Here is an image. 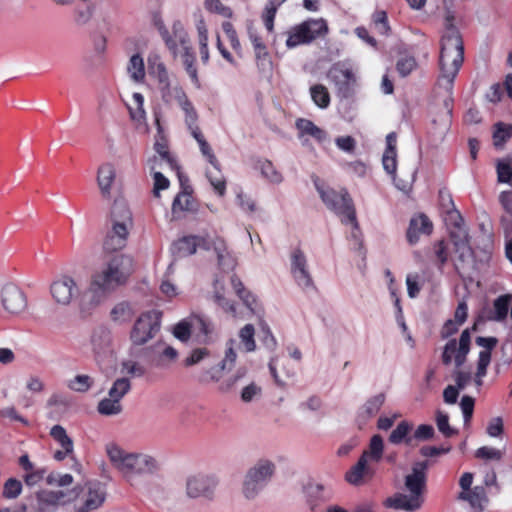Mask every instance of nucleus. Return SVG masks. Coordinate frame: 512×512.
<instances>
[{"instance_id":"obj_63","label":"nucleus","mask_w":512,"mask_h":512,"mask_svg":"<svg viewBox=\"0 0 512 512\" xmlns=\"http://www.w3.org/2000/svg\"><path fill=\"white\" fill-rule=\"evenodd\" d=\"M122 372L132 377H142L146 373V369L136 361L127 360L122 363Z\"/></svg>"},{"instance_id":"obj_1","label":"nucleus","mask_w":512,"mask_h":512,"mask_svg":"<svg viewBox=\"0 0 512 512\" xmlns=\"http://www.w3.org/2000/svg\"><path fill=\"white\" fill-rule=\"evenodd\" d=\"M133 272V259L126 254L110 257L103 266L95 271L87 290L83 293L79 308L89 313L101 305L118 287L124 285Z\"/></svg>"},{"instance_id":"obj_36","label":"nucleus","mask_w":512,"mask_h":512,"mask_svg":"<svg viewBox=\"0 0 512 512\" xmlns=\"http://www.w3.org/2000/svg\"><path fill=\"white\" fill-rule=\"evenodd\" d=\"M412 424L407 421L400 422L397 427L390 433L389 442L392 444H400L405 442L407 445L412 444V436H409L412 430Z\"/></svg>"},{"instance_id":"obj_13","label":"nucleus","mask_w":512,"mask_h":512,"mask_svg":"<svg viewBox=\"0 0 512 512\" xmlns=\"http://www.w3.org/2000/svg\"><path fill=\"white\" fill-rule=\"evenodd\" d=\"M471 336L468 329H465L460 336L459 341L456 339L449 340L444 346L442 353V362L449 365L454 362L456 368H460L466 361V357L470 351Z\"/></svg>"},{"instance_id":"obj_25","label":"nucleus","mask_w":512,"mask_h":512,"mask_svg":"<svg viewBox=\"0 0 512 512\" xmlns=\"http://www.w3.org/2000/svg\"><path fill=\"white\" fill-rule=\"evenodd\" d=\"M174 248L180 257L194 254L198 248L208 250L209 243L206 238L200 236H186L174 244Z\"/></svg>"},{"instance_id":"obj_12","label":"nucleus","mask_w":512,"mask_h":512,"mask_svg":"<svg viewBox=\"0 0 512 512\" xmlns=\"http://www.w3.org/2000/svg\"><path fill=\"white\" fill-rule=\"evenodd\" d=\"M217 485L216 477L211 474H191L185 480V493L190 499H211Z\"/></svg>"},{"instance_id":"obj_32","label":"nucleus","mask_w":512,"mask_h":512,"mask_svg":"<svg viewBox=\"0 0 512 512\" xmlns=\"http://www.w3.org/2000/svg\"><path fill=\"white\" fill-rule=\"evenodd\" d=\"M130 118L138 125L146 124V111L144 109V97L141 93H133L131 102L127 105Z\"/></svg>"},{"instance_id":"obj_26","label":"nucleus","mask_w":512,"mask_h":512,"mask_svg":"<svg viewBox=\"0 0 512 512\" xmlns=\"http://www.w3.org/2000/svg\"><path fill=\"white\" fill-rule=\"evenodd\" d=\"M154 148L158 153V156H154L148 160V164L150 166V170H154L157 168H162L163 165H166L170 169L178 170L177 163L170 156L168 152V147L163 138L157 139Z\"/></svg>"},{"instance_id":"obj_27","label":"nucleus","mask_w":512,"mask_h":512,"mask_svg":"<svg viewBox=\"0 0 512 512\" xmlns=\"http://www.w3.org/2000/svg\"><path fill=\"white\" fill-rule=\"evenodd\" d=\"M432 223L429 218L423 214L411 219L407 231V239L410 244H415L421 234L429 235L432 232Z\"/></svg>"},{"instance_id":"obj_29","label":"nucleus","mask_w":512,"mask_h":512,"mask_svg":"<svg viewBox=\"0 0 512 512\" xmlns=\"http://www.w3.org/2000/svg\"><path fill=\"white\" fill-rule=\"evenodd\" d=\"M386 400V396L384 393H379L377 395L369 398L359 409L358 416L363 421H367L368 419L374 417L384 405Z\"/></svg>"},{"instance_id":"obj_30","label":"nucleus","mask_w":512,"mask_h":512,"mask_svg":"<svg viewBox=\"0 0 512 512\" xmlns=\"http://www.w3.org/2000/svg\"><path fill=\"white\" fill-rule=\"evenodd\" d=\"M189 130L191 131L192 136L197 141L200 151L202 155L207 159V161L210 163L211 166H217L218 160L216 156L214 155L212 148L208 144V142L204 139L199 127L196 125V122L194 124L186 123Z\"/></svg>"},{"instance_id":"obj_33","label":"nucleus","mask_w":512,"mask_h":512,"mask_svg":"<svg viewBox=\"0 0 512 512\" xmlns=\"http://www.w3.org/2000/svg\"><path fill=\"white\" fill-rule=\"evenodd\" d=\"M126 70L133 82L137 84L144 82L146 76L145 65L143 58L139 54H134L131 56L128 61Z\"/></svg>"},{"instance_id":"obj_22","label":"nucleus","mask_w":512,"mask_h":512,"mask_svg":"<svg viewBox=\"0 0 512 512\" xmlns=\"http://www.w3.org/2000/svg\"><path fill=\"white\" fill-rule=\"evenodd\" d=\"M374 475V469L364 458H359L358 462L353 465L345 475L346 481L355 486L364 484Z\"/></svg>"},{"instance_id":"obj_61","label":"nucleus","mask_w":512,"mask_h":512,"mask_svg":"<svg viewBox=\"0 0 512 512\" xmlns=\"http://www.w3.org/2000/svg\"><path fill=\"white\" fill-rule=\"evenodd\" d=\"M192 328H194L193 319L191 320V322L187 320H182L175 325L173 334L177 339L181 341H187L191 335Z\"/></svg>"},{"instance_id":"obj_43","label":"nucleus","mask_w":512,"mask_h":512,"mask_svg":"<svg viewBox=\"0 0 512 512\" xmlns=\"http://www.w3.org/2000/svg\"><path fill=\"white\" fill-rule=\"evenodd\" d=\"M240 299L253 316H255L260 321L263 319L264 308L260 301L258 300V298L253 293L249 291L243 294V296L240 297Z\"/></svg>"},{"instance_id":"obj_18","label":"nucleus","mask_w":512,"mask_h":512,"mask_svg":"<svg viewBox=\"0 0 512 512\" xmlns=\"http://www.w3.org/2000/svg\"><path fill=\"white\" fill-rule=\"evenodd\" d=\"M397 136L394 132L389 133L386 136V149L383 153L382 164L384 170L392 176V179L396 187L400 190H407L410 187V181L397 180L396 178V167H397Z\"/></svg>"},{"instance_id":"obj_16","label":"nucleus","mask_w":512,"mask_h":512,"mask_svg":"<svg viewBox=\"0 0 512 512\" xmlns=\"http://www.w3.org/2000/svg\"><path fill=\"white\" fill-rule=\"evenodd\" d=\"M181 191L174 198L172 203V215L175 219L181 218L185 212H193L197 209L194 198L192 197V187L186 176L177 171Z\"/></svg>"},{"instance_id":"obj_24","label":"nucleus","mask_w":512,"mask_h":512,"mask_svg":"<svg viewBox=\"0 0 512 512\" xmlns=\"http://www.w3.org/2000/svg\"><path fill=\"white\" fill-rule=\"evenodd\" d=\"M329 76L339 86H345L349 88L353 86L357 81L356 72L353 67L347 63H336L330 71Z\"/></svg>"},{"instance_id":"obj_3","label":"nucleus","mask_w":512,"mask_h":512,"mask_svg":"<svg viewBox=\"0 0 512 512\" xmlns=\"http://www.w3.org/2000/svg\"><path fill=\"white\" fill-rule=\"evenodd\" d=\"M105 452L112 467L127 482L153 475L159 470L158 460L149 453L129 451L114 442L105 445Z\"/></svg>"},{"instance_id":"obj_52","label":"nucleus","mask_w":512,"mask_h":512,"mask_svg":"<svg viewBox=\"0 0 512 512\" xmlns=\"http://www.w3.org/2000/svg\"><path fill=\"white\" fill-rule=\"evenodd\" d=\"M92 13H93V6L90 3L85 2V1L79 3L75 9V15H74V20H75L76 24H78V25L87 24L92 17Z\"/></svg>"},{"instance_id":"obj_7","label":"nucleus","mask_w":512,"mask_h":512,"mask_svg":"<svg viewBox=\"0 0 512 512\" xmlns=\"http://www.w3.org/2000/svg\"><path fill=\"white\" fill-rule=\"evenodd\" d=\"M317 190L323 202L340 217L341 222L346 225H351V234L354 238H357L359 230L356 212L353 201L347 191H336L330 188L324 189L319 186H317Z\"/></svg>"},{"instance_id":"obj_21","label":"nucleus","mask_w":512,"mask_h":512,"mask_svg":"<svg viewBox=\"0 0 512 512\" xmlns=\"http://www.w3.org/2000/svg\"><path fill=\"white\" fill-rule=\"evenodd\" d=\"M91 346L96 358H102L112 352V333L104 326L94 329L91 335Z\"/></svg>"},{"instance_id":"obj_60","label":"nucleus","mask_w":512,"mask_h":512,"mask_svg":"<svg viewBox=\"0 0 512 512\" xmlns=\"http://www.w3.org/2000/svg\"><path fill=\"white\" fill-rule=\"evenodd\" d=\"M22 491V484L15 478L8 479L3 487V496L7 499L17 498Z\"/></svg>"},{"instance_id":"obj_38","label":"nucleus","mask_w":512,"mask_h":512,"mask_svg":"<svg viewBox=\"0 0 512 512\" xmlns=\"http://www.w3.org/2000/svg\"><path fill=\"white\" fill-rule=\"evenodd\" d=\"M497 181L512 186V156H506L496 162Z\"/></svg>"},{"instance_id":"obj_4","label":"nucleus","mask_w":512,"mask_h":512,"mask_svg":"<svg viewBox=\"0 0 512 512\" xmlns=\"http://www.w3.org/2000/svg\"><path fill=\"white\" fill-rule=\"evenodd\" d=\"M426 462H417L405 476L404 486L385 501V505L397 510L417 511L424 502L426 490Z\"/></svg>"},{"instance_id":"obj_42","label":"nucleus","mask_w":512,"mask_h":512,"mask_svg":"<svg viewBox=\"0 0 512 512\" xmlns=\"http://www.w3.org/2000/svg\"><path fill=\"white\" fill-rule=\"evenodd\" d=\"M122 404L117 399L111 398L110 396L102 399L97 406V410L101 415L114 416L122 412Z\"/></svg>"},{"instance_id":"obj_56","label":"nucleus","mask_w":512,"mask_h":512,"mask_svg":"<svg viewBox=\"0 0 512 512\" xmlns=\"http://www.w3.org/2000/svg\"><path fill=\"white\" fill-rule=\"evenodd\" d=\"M93 384V379L88 375H77L69 381L68 387L77 392H86Z\"/></svg>"},{"instance_id":"obj_57","label":"nucleus","mask_w":512,"mask_h":512,"mask_svg":"<svg viewBox=\"0 0 512 512\" xmlns=\"http://www.w3.org/2000/svg\"><path fill=\"white\" fill-rule=\"evenodd\" d=\"M205 8L208 11L219 14L224 18H231L233 15L232 9L224 5L220 0H206Z\"/></svg>"},{"instance_id":"obj_2","label":"nucleus","mask_w":512,"mask_h":512,"mask_svg":"<svg viewBox=\"0 0 512 512\" xmlns=\"http://www.w3.org/2000/svg\"><path fill=\"white\" fill-rule=\"evenodd\" d=\"M464 60V47L461 35L455 26V15L447 11L444 18V33L441 50L438 85L451 95L454 80Z\"/></svg>"},{"instance_id":"obj_47","label":"nucleus","mask_w":512,"mask_h":512,"mask_svg":"<svg viewBox=\"0 0 512 512\" xmlns=\"http://www.w3.org/2000/svg\"><path fill=\"white\" fill-rule=\"evenodd\" d=\"M130 389L131 383L128 378H118L113 382L112 387L109 389L108 396L121 402Z\"/></svg>"},{"instance_id":"obj_6","label":"nucleus","mask_w":512,"mask_h":512,"mask_svg":"<svg viewBox=\"0 0 512 512\" xmlns=\"http://www.w3.org/2000/svg\"><path fill=\"white\" fill-rule=\"evenodd\" d=\"M111 230L107 233L103 248L107 252H114L126 246L129 230L132 227V214L127 203L120 198L114 200L111 209Z\"/></svg>"},{"instance_id":"obj_45","label":"nucleus","mask_w":512,"mask_h":512,"mask_svg":"<svg viewBox=\"0 0 512 512\" xmlns=\"http://www.w3.org/2000/svg\"><path fill=\"white\" fill-rule=\"evenodd\" d=\"M51 437L66 451H73L74 445L72 439L67 435L66 430L61 425H54L50 430Z\"/></svg>"},{"instance_id":"obj_39","label":"nucleus","mask_w":512,"mask_h":512,"mask_svg":"<svg viewBox=\"0 0 512 512\" xmlns=\"http://www.w3.org/2000/svg\"><path fill=\"white\" fill-rule=\"evenodd\" d=\"M310 95L316 106L325 109L330 104V94L328 89L322 84H315L310 87Z\"/></svg>"},{"instance_id":"obj_19","label":"nucleus","mask_w":512,"mask_h":512,"mask_svg":"<svg viewBox=\"0 0 512 512\" xmlns=\"http://www.w3.org/2000/svg\"><path fill=\"white\" fill-rule=\"evenodd\" d=\"M117 181L116 165L112 162H103L99 165L96 173V182L101 197L104 200L113 198V188Z\"/></svg>"},{"instance_id":"obj_11","label":"nucleus","mask_w":512,"mask_h":512,"mask_svg":"<svg viewBox=\"0 0 512 512\" xmlns=\"http://www.w3.org/2000/svg\"><path fill=\"white\" fill-rule=\"evenodd\" d=\"M161 328V312L152 310L141 314L136 320L130 339L134 345L142 346L156 337Z\"/></svg>"},{"instance_id":"obj_58","label":"nucleus","mask_w":512,"mask_h":512,"mask_svg":"<svg viewBox=\"0 0 512 512\" xmlns=\"http://www.w3.org/2000/svg\"><path fill=\"white\" fill-rule=\"evenodd\" d=\"M306 494L310 498H314L315 500H327L330 498V493L325 489V487L319 483H309L306 486Z\"/></svg>"},{"instance_id":"obj_50","label":"nucleus","mask_w":512,"mask_h":512,"mask_svg":"<svg viewBox=\"0 0 512 512\" xmlns=\"http://www.w3.org/2000/svg\"><path fill=\"white\" fill-rule=\"evenodd\" d=\"M223 285L217 279L214 283V301L222 307L226 312L235 314V306L223 294Z\"/></svg>"},{"instance_id":"obj_48","label":"nucleus","mask_w":512,"mask_h":512,"mask_svg":"<svg viewBox=\"0 0 512 512\" xmlns=\"http://www.w3.org/2000/svg\"><path fill=\"white\" fill-rule=\"evenodd\" d=\"M110 315L113 321L123 323L131 319L133 310L128 303L121 302L113 307Z\"/></svg>"},{"instance_id":"obj_31","label":"nucleus","mask_w":512,"mask_h":512,"mask_svg":"<svg viewBox=\"0 0 512 512\" xmlns=\"http://www.w3.org/2000/svg\"><path fill=\"white\" fill-rule=\"evenodd\" d=\"M458 498L469 502L471 507L479 510H482L488 501L483 486H475L468 491H461Z\"/></svg>"},{"instance_id":"obj_53","label":"nucleus","mask_w":512,"mask_h":512,"mask_svg":"<svg viewBox=\"0 0 512 512\" xmlns=\"http://www.w3.org/2000/svg\"><path fill=\"white\" fill-rule=\"evenodd\" d=\"M504 455L503 449H497L494 447L483 446L476 450L475 457L483 459L485 461H501Z\"/></svg>"},{"instance_id":"obj_59","label":"nucleus","mask_w":512,"mask_h":512,"mask_svg":"<svg viewBox=\"0 0 512 512\" xmlns=\"http://www.w3.org/2000/svg\"><path fill=\"white\" fill-rule=\"evenodd\" d=\"M181 56H182L183 64L185 66V69H186L188 75L190 76L192 81L197 82L198 81L197 69L194 65L195 57H194V54L192 53V49L190 48L186 51H183L181 53Z\"/></svg>"},{"instance_id":"obj_54","label":"nucleus","mask_w":512,"mask_h":512,"mask_svg":"<svg viewBox=\"0 0 512 512\" xmlns=\"http://www.w3.org/2000/svg\"><path fill=\"white\" fill-rule=\"evenodd\" d=\"M435 421H436L438 430L445 437H451L456 433V431L453 428H451L449 425V416L446 412H444L442 410H437Z\"/></svg>"},{"instance_id":"obj_8","label":"nucleus","mask_w":512,"mask_h":512,"mask_svg":"<svg viewBox=\"0 0 512 512\" xmlns=\"http://www.w3.org/2000/svg\"><path fill=\"white\" fill-rule=\"evenodd\" d=\"M476 344L482 347L483 350L479 352L475 376L472 377L470 372L463 371L460 368H457L453 374L455 384L461 390H464L471 382L475 384L477 390L483 385V379L491 361V350L496 346L497 339L494 337H477Z\"/></svg>"},{"instance_id":"obj_10","label":"nucleus","mask_w":512,"mask_h":512,"mask_svg":"<svg viewBox=\"0 0 512 512\" xmlns=\"http://www.w3.org/2000/svg\"><path fill=\"white\" fill-rule=\"evenodd\" d=\"M328 26L324 19H309L292 27L287 32L286 46L289 49L309 44L318 37L326 35Z\"/></svg>"},{"instance_id":"obj_62","label":"nucleus","mask_w":512,"mask_h":512,"mask_svg":"<svg viewBox=\"0 0 512 512\" xmlns=\"http://www.w3.org/2000/svg\"><path fill=\"white\" fill-rule=\"evenodd\" d=\"M63 491H43L39 494V500L49 505H57L65 503Z\"/></svg>"},{"instance_id":"obj_5","label":"nucleus","mask_w":512,"mask_h":512,"mask_svg":"<svg viewBox=\"0 0 512 512\" xmlns=\"http://www.w3.org/2000/svg\"><path fill=\"white\" fill-rule=\"evenodd\" d=\"M149 68L158 80V90L162 101L169 106L178 105L185 113V122L194 124L197 113L186 93L175 78H172L158 56L149 59Z\"/></svg>"},{"instance_id":"obj_41","label":"nucleus","mask_w":512,"mask_h":512,"mask_svg":"<svg viewBox=\"0 0 512 512\" xmlns=\"http://www.w3.org/2000/svg\"><path fill=\"white\" fill-rule=\"evenodd\" d=\"M237 348H239L238 342L235 339H230L226 343L225 355L220 363L221 370L230 371L234 367L237 359Z\"/></svg>"},{"instance_id":"obj_51","label":"nucleus","mask_w":512,"mask_h":512,"mask_svg":"<svg viewBox=\"0 0 512 512\" xmlns=\"http://www.w3.org/2000/svg\"><path fill=\"white\" fill-rule=\"evenodd\" d=\"M223 285L217 279L214 283V301L222 307L226 312L235 314V306L223 294Z\"/></svg>"},{"instance_id":"obj_9","label":"nucleus","mask_w":512,"mask_h":512,"mask_svg":"<svg viewBox=\"0 0 512 512\" xmlns=\"http://www.w3.org/2000/svg\"><path fill=\"white\" fill-rule=\"evenodd\" d=\"M275 464L269 459L258 460L246 473L242 491L247 499H254L269 483Z\"/></svg>"},{"instance_id":"obj_49","label":"nucleus","mask_w":512,"mask_h":512,"mask_svg":"<svg viewBox=\"0 0 512 512\" xmlns=\"http://www.w3.org/2000/svg\"><path fill=\"white\" fill-rule=\"evenodd\" d=\"M512 299L511 295H503L498 297L494 301V319L497 321L504 320L508 315L510 301Z\"/></svg>"},{"instance_id":"obj_55","label":"nucleus","mask_w":512,"mask_h":512,"mask_svg":"<svg viewBox=\"0 0 512 512\" xmlns=\"http://www.w3.org/2000/svg\"><path fill=\"white\" fill-rule=\"evenodd\" d=\"M416 67L417 62L413 56L400 57L396 63L397 72L401 77L408 76Z\"/></svg>"},{"instance_id":"obj_34","label":"nucleus","mask_w":512,"mask_h":512,"mask_svg":"<svg viewBox=\"0 0 512 512\" xmlns=\"http://www.w3.org/2000/svg\"><path fill=\"white\" fill-rule=\"evenodd\" d=\"M384 443L380 435H374L370 439L369 448L361 455L367 462H379L383 456Z\"/></svg>"},{"instance_id":"obj_17","label":"nucleus","mask_w":512,"mask_h":512,"mask_svg":"<svg viewBox=\"0 0 512 512\" xmlns=\"http://www.w3.org/2000/svg\"><path fill=\"white\" fill-rule=\"evenodd\" d=\"M1 302L6 312L20 315L26 311L28 303L25 293L14 284H7L1 290Z\"/></svg>"},{"instance_id":"obj_23","label":"nucleus","mask_w":512,"mask_h":512,"mask_svg":"<svg viewBox=\"0 0 512 512\" xmlns=\"http://www.w3.org/2000/svg\"><path fill=\"white\" fill-rule=\"evenodd\" d=\"M295 126L298 130V138L303 145H307L306 136L312 137L318 143H323L327 139V133L309 119L299 118L296 120Z\"/></svg>"},{"instance_id":"obj_20","label":"nucleus","mask_w":512,"mask_h":512,"mask_svg":"<svg viewBox=\"0 0 512 512\" xmlns=\"http://www.w3.org/2000/svg\"><path fill=\"white\" fill-rule=\"evenodd\" d=\"M161 35L169 50L174 54H181L191 48L187 32L179 24H174L172 32L161 30Z\"/></svg>"},{"instance_id":"obj_14","label":"nucleus","mask_w":512,"mask_h":512,"mask_svg":"<svg viewBox=\"0 0 512 512\" xmlns=\"http://www.w3.org/2000/svg\"><path fill=\"white\" fill-rule=\"evenodd\" d=\"M80 289L76 280L69 275H62L50 285V294L60 306H69L79 296Z\"/></svg>"},{"instance_id":"obj_37","label":"nucleus","mask_w":512,"mask_h":512,"mask_svg":"<svg viewBox=\"0 0 512 512\" xmlns=\"http://www.w3.org/2000/svg\"><path fill=\"white\" fill-rule=\"evenodd\" d=\"M206 177L211 186L219 196H223L226 192L225 177L220 170V164L212 166V169L206 171Z\"/></svg>"},{"instance_id":"obj_15","label":"nucleus","mask_w":512,"mask_h":512,"mask_svg":"<svg viewBox=\"0 0 512 512\" xmlns=\"http://www.w3.org/2000/svg\"><path fill=\"white\" fill-rule=\"evenodd\" d=\"M290 261V271L296 285L303 291L314 290V281L303 251L295 249L291 253Z\"/></svg>"},{"instance_id":"obj_40","label":"nucleus","mask_w":512,"mask_h":512,"mask_svg":"<svg viewBox=\"0 0 512 512\" xmlns=\"http://www.w3.org/2000/svg\"><path fill=\"white\" fill-rule=\"evenodd\" d=\"M253 52L258 70L263 74L270 73L273 68V62L267 46Z\"/></svg>"},{"instance_id":"obj_28","label":"nucleus","mask_w":512,"mask_h":512,"mask_svg":"<svg viewBox=\"0 0 512 512\" xmlns=\"http://www.w3.org/2000/svg\"><path fill=\"white\" fill-rule=\"evenodd\" d=\"M105 500V492L100 484H92L88 488V494L84 505L77 512H90L99 508Z\"/></svg>"},{"instance_id":"obj_44","label":"nucleus","mask_w":512,"mask_h":512,"mask_svg":"<svg viewBox=\"0 0 512 512\" xmlns=\"http://www.w3.org/2000/svg\"><path fill=\"white\" fill-rule=\"evenodd\" d=\"M262 176L273 184H280L283 181L282 174L274 167L271 161L263 160L258 166Z\"/></svg>"},{"instance_id":"obj_46","label":"nucleus","mask_w":512,"mask_h":512,"mask_svg":"<svg viewBox=\"0 0 512 512\" xmlns=\"http://www.w3.org/2000/svg\"><path fill=\"white\" fill-rule=\"evenodd\" d=\"M512 137V125L505 123H497L494 126L493 132V143L494 146L499 148L502 147L503 144Z\"/></svg>"},{"instance_id":"obj_64","label":"nucleus","mask_w":512,"mask_h":512,"mask_svg":"<svg viewBox=\"0 0 512 512\" xmlns=\"http://www.w3.org/2000/svg\"><path fill=\"white\" fill-rule=\"evenodd\" d=\"M261 392V387L256 383L251 382L241 390V400L245 403H249L259 397Z\"/></svg>"},{"instance_id":"obj_35","label":"nucleus","mask_w":512,"mask_h":512,"mask_svg":"<svg viewBox=\"0 0 512 512\" xmlns=\"http://www.w3.org/2000/svg\"><path fill=\"white\" fill-rule=\"evenodd\" d=\"M238 337L239 348H242L247 353L256 350L255 328L252 324H246L243 326L238 333Z\"/></svg>"}]
</instances>
